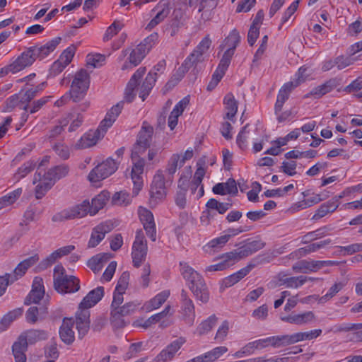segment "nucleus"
<instances>
[{
  "label": "nucleus",
  "mask_w": 362,
  "mask_h": 362,
  "mask_svg": "<svg viewBox=\"0 0 362 362\" xmlns=\"http://www.w3.org/2000/svg\"><path fill=\"white\" fill-rule=\"evenodd\" d=\"M240 39L239 32L236 29H233L220 45L219 49L224 51V52L216 69L212 74L211 81L207 85L208 90H214L225 75L235 54V49L240 42Z\"/></svg>",
  "instance_id": "obj_1"
},
{
  "label": "nucleus",
  "mask_w": 362,
  "mask_h": 362,
  "mask_svg": "<svg viewBox=\"0 0 362 362\" xmlns=\"http://www.w3.org/2000/svg\"><path fill=\"white\" fill-rule=\"evenodd\" d=\"M248 255V247L245 246L239 247L234 251L226 252L221 255L219 258L221 261L218 263L207 267L205 271L209 272L223 271Z\"/></svg>",
  "instance_id": "obj_2"
},
{
  "label": "nucleus",
  "mask_w": 362,
  "mask_h": 362,
  "mask_svg": "<svg viewBox=\"0 0 362 362\" xmlns=\"http://www.w3.org/2000/svg\"><path fill=\"white\" fill-rule=\"evenodd\" d=\"M211 45V40L209 35L205 36L193 52L185 59L182 64V68L188 71L191 68L196 67L199 63L204 61V54Z\"/></svg>",
  "instance_id": "obj_3"
},
{
  "label": "nucleus",
  "mask_w": 362,
  "mask_h": 362,
  "mask_svg": "<svg viewBox=\"0 0 362 362\" xmlns=\"http://www.w3.org/2000/svg\"><path fill=\"white\" fill-rule=\"evenodd\" d=\"M90 202L88 200H83L81 203L71 207L65 209L53 216L52 220L54 222H62L67 220L81 218L86 216L88 213Z\"/></svg>",
  "instance_id": "obj_4"
},
{
  "label": "nucleus",
  "mask_w": 362,
  "mask_h": 362,
  "mask_svg": "<svg viewBox=\"0 0 362 362\" xmlns=\"http://www.w3.org/2000/svg\"><path fill=\"white\" fill-rule=\"evenodd\" d=\"M147 251V241L144 232L141 229L137 230L132 251L133 264L135 267H139L141 263L145 260Z\"/></svg>",
  "instance_id": "obj_5"
},
{
  "label": "nucleus",
  "mask_w": 362,
  "mask_h": 362,
  "mask_svg": "<svg viewBox=\"0 0 362 362\" xmlns=\"http://www.w3.org/2000/svg\"><path fill=\"white\" fill-rule=\"evenodd\" d=\"M153 134V127L148 122L144 121L138 134L136 143L132 150L133 159L134 155L142 154L150 147Z\"/></svg>",
  "instance_id": "obj_6"
},
{
  "label": "nucleus",
  "mask_w": 362,
  "mask_h": 362,
  "mask_svg": "<svg viewBox=\"0 0 362 362\" xmlns=\"http://www.w3.org/2000/svg\"><path fill=\"white\" fill-rule=\"evenodd\" d=\"M118 168V163L112 158L98 164L88 175L90 182H96L113 174Z\"/></svg>",
  "instance_id": "obj_7"
},
{
  "label": "nucleus",
  "mask_w": 362,
  "mask_h": 362,
  "mask_svg": "<svg viewBox=\"0 0 362 362\" xmlns=\"http://www.w3.org/2000/svg\"><path fill=\"white\" fill-rule=\"evenodd\" d=\"M165 176L162 170H158L153 177L150 190V204L156 205L159 201L165 198L166 190Z\"/></svg>",
  "instance_id": "obj_8"
},
{
  "label": "nucleus",
  "mask_w": 362,
  "mask_h": 362,
  "mask_svg": "<svg viewBox=\"0 0 362 362\" xmlns=\"http://www.w3.org/2000/svg\"><path fill=\"white\" fill-rule=\"evenodd\" d=\"M54 287L62 294L75 293L80 289V281L74 276L67 275L62 279H55Z\"/></svg>",
  "instance_id": "obj_9"
},
{
  "label": "nucleus",
  "mask_w": 362,
  "mask_h": 362,
  "mask_svg": "<svg viewBox=\"0 0 362 362\" xmlns=\"http://www.w3.org/2000/svg\"><path fill=\"white\" fill-rule=\"evenodd\" d=\"M140 154L134 155V158L132 156L134 165L131 172V177L134 184L133 194L136 196L143 187V179L141 175L144 172L145 161L139 157Z\"/></svg>",
  "instance_id": "obj_10"
},
{
  "label": "nucleus",
  "mask_w": 362,
  "mask_h": 362,
  "mask_svg": "<svg viewBox=\"0 0 362 362\" xmlns=\"http://www.w3.org/2000/svg\"><path fill=\"white\" fill-rule=\"evenodd\" d=\"M33 47L24 51L12 64L8 66L10 71L17 73L25 68L31 66L36 59Z\"/></svg>",
  "instance_id": "obj_11"
},
{
  "label": "nucleus",
  "mask_w": 362,
  "mask_h": 362,
  "mask_svg": "<svg viewBox=\"0 0 362 362\" xmlns=\"http://www.w3.org/2000/svg\"><path fill=\"white\" fill-rule=\"evenodd\" d=\"M186 340L183 337H180L170 344L165 349H163L154 358L155 362H168L175 356L176 353L180 349Z\"/></svg>",
  "instance_id": "obj_12"
},
{
  "label": "nucleus",
  "mask_w": 362,
  "mask_h": 362,
  "mask_svg": "<svg viewBox=\"0 0 362 362\" xmlns=\"http://www.w3.org/2000/svg\"><path fill=\"white\" fill-rule=\"evenodd\" d=\"M268 346H272L274 349L286 346L285 335L272 336L250 342V349H253L260 350Z\"/></svg>",
  "instance_id": "obj_13"
},
{
  "label": "nucleus",
  "mask_w": 362,
  "mask_h": 362,
  "mask_svg": "<svg viewBox=\"0 0 362 362\" xmlns=\"http://www.w3.org/2000/svg\"><path fill=\"white\" fill-rule=\"evenodd\" d=\"M182 315L185 322L192 325L195 319L194 305L192 300L188 297L187 293L182 289L180 294Z\"/></svg>",
  "instance_id": "obj_14"
},
{
  "label": "nucleus",
  "mask_w": 362,
  "mask_h": 362,
  "mask_svg": "<svg viewBox=\"0 0 362 362\" xmlns=\"http://www.w3.org/2000/svg\"><path fill=\"white\" fill-rule=\"evenodd\" d=\"M170 10V4L168 0H161L151 11L152 13H156V16L148 23L146 29L151 30L155 28L168 16Z\"/></svg>",
  "instance_id": "obj_15"
},
{
  "label": "nucleus",
  "mask_w": 362,
  "mask_h": 362,
  "mask_svg": "<svg viewBox=\"0 0 362 362\" xmlns=\"http://www.w3.org/2000/svg\"><path fill=\"white\" fill-rule=\"evenodd\" d=\"M113 229V225L110 222H103L93 228L88 247H96L105 238V235Z\"/></svg>",
  "instance_id": "obj_16"
},
{
  "label": "nucleus",
  "mask_w": 362,
  "mask_h": 362,
  "mask_svg": "<svg viewBox=\"0 0 362 362\" xmlns=\"http://www.w3.org/2000/svg\"><path fill=\"white\" fill-rule=\"evenodd\" d=\"M47 179V176L45 173L42 175L40 171H37L35 173L33 183L35 184L37 182H39L35 190L36 199H42L54 185L52 181Z\"/></svg>",
  "instance_id": "obj_17"
},
{
  "label": "nucleus",
  "mask_w": 362,
  "mask_h": 362,
  "mask_svg": "<svg viewBox=\"0 0 362 362\" xmlns=\"http://www.w3.org/2000/svg\"><path fill=\"white\" fill-rule=\"evenodd\" d=\"M341 83V79L335 77L326 81L324 83L313 88L305 97L314 96L315 98H320L327 93H330Z\"/></svg>",
  "instance_id": "obj_18"
},
{
  "label": "nucleus",
  "mask_w": 362,
  "mask_h": 362,
  "mask_svg": "<svg viewBox=\"0 0 362 362\" xmlns=\"http://www.w3.org/2000/svg\"><path fill=\"white\" fill-rule=\"evenodd\" d=\"M76 323L78 337L82 339L90 329V311L86 309H80L76 313Z\"/></svg>",
  "instance_id": "obj_19"
},
{
  "label": "nucleus",
  "mask_w": 362,
  "mask_h": 362,
  "mask_svg": "<svg viewBox=\"0 0 362 362\" xmlns=\"http://www.w3.org/2000/svg\"><path fill=\"white\" fill-rule=\"evenodd\" d=\"M146 73L145 67L139 68L133 74L129 81L127 83L124 92V100L127 103H132L135 98L134 90L138 86L139 81Z\"/></svg>",
  "instance_id": "obj_20"
},
{
  "label": "nucleus",
  "mask_w": 362,
  "mask_h": 362,
  "mask_svg": "<svg viewBox=\"0 0 362 362\" xmlns=\"http://www.w3.org/2000/svg\"><path fill=\"white\" fill-rule=\"evenodd\" d=\"M100 125L97 130L90 132L84 134L79 141L76 144V148L78 149L86 148L96 144L98 141L104 136Z\"/></svg>",
  "instance_id": "obj_21"
},
{
  "label": "nucleus",
  "mask_w": 362,
  "mask_h": 362,
  "mask_svg": "<svg viewBox=\"0 0 362 362\" xmlns=\"http://www.w3.org/2000/svg\"><path fill=\"white\" fill-rule=\"evenodd\" d=\"M218 4V0H189L190 6L199 5L198 11L202 12V18L206 21L210 19L211 11Z\"/></svg>",
  "instance_id": "obj_22"
},
{
  "label": "nucleus",
  "mask_w": 362,
  "mask_h": 362,
  "mask_svg": "<svg viewBox=\"0 0 362 362\" xmlns=\"http://www.w3.org/2000/svg\"><path fill=\"white\" fill-rule=\"evenodd\" d=\"M104 296V288L98 286L90 291L80 303L78 308L80 309L88 310L97 304Z\"/></svg>",
  "instance_id": "obj_23"
},
{
  "label": "nucleus",
  "mask_w": 362,
  "mask_h": 362,
  "mask_svg": "<svg viewBox=\"0 0 362 362\" xmlns=\"http://www.w3.org/2000/svg\"><path fill=\"white\" fill-rule=\"evenodd\" d=\"M322 329H317L305 332H296L292 334H284L286 345H291L304 340H312L316 339L322 334Z\"/></svg>",
  "instance_id": "obj_24"
},
{
  "label": "nucleus",
  "mask_w": 362,
  "mask_h": 362,
  "mask_svg": "<svg viewBox=\"0 0 362 362\" xmlns=\"http://www.w3.org/2000/svg\"><path fill=\"white\" fill-rule=\"evenodd\" d=\"M19 337L28 346V344H35L38 341L47 339L48 333L43 329H31L21 333Z\"/></svg>",
  "instance_id": "obj_25"
},
{
  "label": "nucleus",
  "mask_w": 362,
  "mask_h": 362,
  "mask_svg": "<svg viewBox=\"0 0 362 362\" xmlns=\"http://www.w3.org/2000/svg\"><path fill=\"white\" fill-rule=\"evenodd\" d=\"M124 101L118 103L113 106L106 114L105 117L100 122V128H102L103 133H105L109 127L115 122L117 117L120 114L123 109Z\"/></svg>",
  "instance_id": "obj_26"
},
{
  "label": "nucleus",
  "mask_w": 362,
  "mask_h": 362,
  "mask_svg": "<svg viewBox=\"0 0 362 362\" xmlns=\"http://www.w3.org/2000/svg\"><path fill=\"white\" fill-rule=\"evenodd\" d=\"M296 88V84L286 83L279 90L274 106L275 114L278 115L282 110L284 103L288 99L291 91Z\"/></svg>",
  "instance_id": "obj_27"
},
{
  "label": "nucleus",
  "mask_w": 362,
  "mask_h": 362,
  "mask_svg": "<svg viewBox=\"0 0 362 362\" xmlns=\"http://www.w3.org/2000/svg\"><path fill=\"white\" fill-rule=\"evenodd\" d=\"M281 320L297 325H306L315 319V315L312 311H307L303 313H292L288 316L281 317Z\"/></svg>",
  "instance_id": "obj_28"
},
{
  "label": "nucleus",
  "mask_w": 362,
  "mask_h": 362,
  "mask_svg": "<svg viewBox=\"0 0 362 362\" xmlns=\"http://www.w3.org/2000/svg\"><path fill=\"white\" fill-rule=\"evenodd\" d=\"M74 325V320H73V319L64 318L60 327V338L66 344H71L74 341V332L73 331Z\"/></svg>",
  "instance_id": "obj_29"
},
{
  "label": "nucleus",
  "mask_w": 362,
  "mask_h": 362,
  "mask_svg": "<svg viewBox=\"0 0 362 362\" xmlns=\"http://www.w3.org/2000/svg\"><path fill=\"white\" fill-rule=\"evenodd\" d=\"M62 38L60 37H57L50 41L47 42L43 46L37 47L33 46V49L36 56V58L39 59H42L47 57L50 52H53L57 45L61 42Z\"/></svg>",
  "instance_id": "obj_30"
},
{
  "label": "nucleus",
  "mask_w": 362,
  "mask_h": 362,
  "mask_svg": "<svg viewBox=\"0 0 362 362\" xmlns=\"http://www.w3.org/2000/svg\"><path fill=\"white\" fill-rule=\"evenodd\" d=\"M38 260L39 257L37 255L30 257L17 265L13 271V274H6V275L11 279L12 277H15L18 280V278H21L25 274L29 267L35 264Z\"/></svg>",
  "instance_id": "obj_31"
},
{
  "label": "nucleus",
  "mask_w": 362,
  "mask_h": 362,
  "mask_svg": "<svg viewBox=\"0 0 362 362\" xmlns=\"http://www.w3.org/2000/svg\"><path fill=\"white\" fill-rule=\"evenodd\" d=\"M244 230L239 228H229L223 232V235L211 240L209 243V246L212 248H220L222 247L228 240L229 239L235 236L240 233L243 232Z\"/></svg>",
  "instance_id": "obj_32"
},
{
  "label": "nucleus",
  "mask_w": 362,
  "mask_h": 362,
  "mask_svg": "<svg viewBox=\"0 0 362 362\" xmlns=\"http://www.w3.org/2000/svg\"><path fill=\"white\" fill-rule=\"evenodd\" d=\"M338 206L339 202L337 199L329 200L320 206L311 219L313 221L319 220L325 217L327 214L336 211Z\"/></svg>",
  "instance_id": "obj_33"
},
{
  "label": "nucleus",
  "mask_w": 362,
  "mask_h": 362,
  "mask_svg": "<svg viewBox=\"0 0 362 362\" xmlns=\"http://www.w3.org/2000/svg\"><path fill=\"white\" fill-rule=\"evenodd\" d=\"M110 192L103 191L94 198L92 199L91 204H90L89 214L93 216L96 214L99 210L103 209L110 199Z\"/></svg>",
  "instance_id": "obj_34"
},
{
  "label": "nucleus",
  "mask_w": 362,
  "mask_h": 362,
  "mask_svg": "<svg viewBox=\"0 0 362 362\" xmlns=\"http://www.w3.org/2000/svg\"><path fill=\"white\" fill-rule=\"evenodd\" d=\"M206 206L207 210L204 211L203 214H206L209 218L212 216L211 210H216L219 214H223L232 206V203L230 200H228V202H220L216 199L211 198L206 202Z\"/></svg>",
  "instance_id": "obj_35"
},
{
  "label": "nucleus",
  "mask_w": 362,
  "mask_h": 362,
  "mask_svg": "<svg viewBox=\"0 0 362 362\" xmlns=\"http://www.w3.org/2000/svg\"><path fill=\"white\" fill-rule=\"evenodd\" d=\"M189 288L197 300L204 303L209 301V292L204 279L199 281L194 286H190Z\"/></svg>",
  "instance_id": "obj_36"
},
{
  "label": "nucleus",
  "mask_w": 362,
  "mask_h": 362,
  "mask_svg": "<svg viewBox=\"0 0 362 362\" xmlns=\"http://www.w3.org/2000/svg\"><path fill=\"white\" fill-rule=\"evenodd\" d=\"M321 269L320 260L303 259L293 266V269L298 272H316Z\"/></svg>",
  "instance_id": "obj_37"
},
{
  "label": "nucleus",
  "mask_w": 362,
  "mask_h": 362,
  "mask_svg": "<svg viewBox=\"0 0 362 362\" xmlns=\"http://www.w3.org/2000/svg\"><path fill=\"white\" fill-rule=\"evenodd\" d=\"M223 104L226 111L224 119L233 121V118L237 113L238 104L231 93H228L226 95L223 99Z\"/></svg>",
  "instance_id": "obj_38"
},
{
  "label": "nucleus",
  "mask_w": 362,
  "mask_h": 362,
  "mask_svg": "<svg viewBox=\"0 0 362 362\" xmlns=\"http://www.w3.org/2000/svg\"><path fill=\"white\" fill-rule=\"evenodd\" d=\"M148 47L145 48L144 45H138L134 49H132L129 57V64L131 67L136 66L142 61L148 53Z\"/></svg>",
  "instance_id": "obj_39"
},
{
  "label": "nucleus",
  "mask_w": 362,
  "mask_h": 362,
  "mask_svg": "<svg viewBox=\"0 0 362 362\" xmlns=\"http://www.w3.org/2000/svg\"><path fill=\"white\" fill-rule=\"evenodd\" d=\"M27 349L28 345L26 343L21 340V338L18 337L12 346V353L16 362H26L25 351Z\"/></svg>",
  "instance_id": "obj_40"
},
{
  "label": "nucleus",
  "mask_w": 362,
  "mask_h": 362,
  "mask_svg": "<svg viewBox=\"0 0 362 362\" xmlns=\"http://www.w3.org/2000/svg\"><path fill=\"white\" fill-rule=\"evenodd\" d=\"M156 76L157 74L156 72L153 73L150 71L143 82L139 92V98H141L143 101L146 100L153 88L156 81Z\"/></svg>",
  "instance_id": "obj_41"
},
{
  "label": "nucleus",
  "mask_w": 362,
  "mask_h": 362,
  "mask_svg": "<svg viewBox=\"0 0 362 362\" xmlns=\"http://www.w3.org/2000/svg\"><path fill=\"white\" fill-rule=\"evenodd\" d=\"M69 171V168L66 165H60L54 166L50 168L45 174L47 176L48 179L52 181L54 184L55 182L65 177Z\"/></svg>",
  "instance_id": "obj_42"
},
{
  "label": "nucleus",
  "mask_w": 362,
  "mask_h": 362,
  "mask_svg": "<svg viewBox=\"0 0 362 362\" xmlns=\"http://www.w3.org/2000/svg\"><path fill=\"white\" fill-rule=\"evenodd\" d=\"M170 296L169 290H164L158 293L155 297L151 298L145 304V308L147 311H151L153 310L160 308L168 298Z\"/></svg>",
  "instance_id": "obj_43"
},
{
  "label": "nucleus",
  "mask_w": 362,
  "mask_h": 362,
  "mask_svg": "<svg viewBox=\"0 0 362 362\" xmlns=\"http://www.w3.org/2000/svg\"><path fill=\"white\" fill-rule=\"evenodd\" d=\"M75 84L76 83H71L68 94L74 103H78L85 98L88 90L86 85L76 86Z\"/></svg>",
  "instance_id": "obj_44"
},
{
  "label": "nucleus",
  "mask_w": 362,
  "mask_h": 362,
  "mask_svg": "<svg viewBox=\"0 0 362 362\" xmlns=\"http://www.w3.org/2000/svg\"><path fill=\"white\" fill-rule=\"evenodd\" d=\"M46 86V82H42L35 87H31L26 90L21 96V105L28 104L37 94L42 90Z\"/></svg>",
  "instance_id": "obj_45"
},
{
  "label": "nucleus",
  "mask_w": 362,
  "mask_h": 362,
  "mask_svg": "<svg viewBox=\"0 0 362 362\" xmlns=\"http://www.w3.org/2000/svg\"><path fill=\"white\" fill-rule=\"evenodd\" d=\"M314 278L306 276H293L289 278H286L284 279H281L280 281H283V284L286 286L288 288H297L307 281H314Z\"/></svg>",
  "instance_id": "obj_46"
},
{
  "label": "nucleus",
  "mask_w": 362,
  "mask_h": 362,
  "mask_svg": "<svg viewBox=\"0 0 362 362\" xmlns=\"http://www.w3.org/2000/svg\"><path fill=\"white\" fill-rule=\"evenodd\" d=\"M22 194V189L18 188L0 198V210L13 204Z\"/></svg>",
  "instance_id": "obj_47"
},
{
  "label": "nucleus",
  "mask_w": 362,
  "mask_h": 362,
  "mask_svg": "<svg viewBox=\"0 0 362 362\" xmlns=\"http://www.w3.org/2000/svg\"><path fill=\"white\" fill-rule=\"evenodd\" d=\"M107 257L105 255H97L91 257L88 261V267L94 272L97 273L100 272L103 267L104 263L107 261Z\"/></svg>",
  "instance_id": "obj_48"
},
{
  "label": "nucleus",
  "mask_w": 362,
  "mask_h": 362,
  "mask_svg": "<svg viewBox=\"0 0 362 362\" xmlns=\"http://www.w3.org/2000/svg\"><path fill=\"white\" fill-rule=\"evenodd\" d=\"M180 155L173 154L168 163L166 173H168V181L172 182L173 175L175 173L177 168H179Z\"/></svg>",
  "instance_id": "obj_49"
},
{
  "label": "nucleus",
  "mask_w": 362,
  "mask_h": 362,
  "mask_svg": "<svg viewBox=\"0 0 362 362\" xmlns=\"http://www.w3.org/2000/svg\"><path fill=\"white\" fill-rule=\"evenodd\" d=\"M50 98V96L41 98L40 99L34 101L31 105H30L29 103L25 104L22 106L21 108L25 112H29L30 114L35 113L49 101Z\"/></svg>",
  "instance_id": "obj_50"
},
{
  "label": "nucleus",
  "mask_w": 362,
  "mask_h": 362,
  "mask_svg": "<svg viewBox=\"0 0 362 362\" xmlns=\"http://www.w3.org/2000/svg\"><path fill=\"white\" fill-rule=\"evenodd\" d=\"M217 317L215 315H211L207 320L203 321L197 327L199 335L209 332L216 324Z\"/></svg>",
  "instance_id": "obj_51"
},
{
  "label": "nucleus",
  "mask_w": 362,
  "mask_h": 362,
  "mask_svg": "<svg viewBox=\"0 0 362 362\" xmlns=\"http://www.w3.org/2000/svg\"><path fill=\"white\" fill-rule=\"evenodd\" d=\"M330 230L331 228L329 226H324L315 231L310 232L303 236V242L306 243L309 240H314L322 238L327 235Z\"/></svg>",
  "instance_id": "obj_52"
},
{
  "label": "nucleus",
  "mask_w": 362,
  "mask_h": 362,
  "mask_svg": "<svg viewBox=\"0 0 362 362\" xmlns=\"http://www.w3.org/2000/svg\"><path fill=\"white\" fill-rule=\"evenodd\" d=\"M23 312V308H16L8 312L1 320V324L6 326L7 329L13 321L22 315Z\"/></svg>",
  "instance_id": "obj_53"
},
{
  "label": "nucleus",
  "mask_w": 362,
  "mask_h": 362,
  "mask_svg": "<svg viewBox=\"0 0 362 362\" xmlns=\"http://www.w3.org/2000/svg\"><path fill=\"white\" fill-rule=\"evenodd\" d=\"M110 315V322L115 328L119 329L126 325V322L123 318L125 315H122L119 310H111Z\"/></svg>",
  "instance_id": "obj_54"
},
{
  "label": "nucleus",
  "mask_w": 362,
  "mask_h": 362,
  "mask_svg": "<svg viewBox=\"0 0 362 362\" xmlns=\"http://www.w3.org/2000/svg\"><path fill=\"white\" fill-rule=\"evenodd\" d=\"M345 286V284L343 282H337L335 283L327 291V293L322 296L319 302L321 303H324L330 299H332L338 292H339Z\"/></svg>",
  "instance_id": "obj_55"
},
{
  "label": "nucleus",
  "mask_w": 362,
  "mask_h": 362,
  "mask_svg": "<svg viewBox=\"0 0 362 362\" xmlns=\"http://www.w3.org/2000/svg\"><path fill=\"white\" fill-rule=\"evenodd\" d=\"M89 74L85 69H81L76 72L72 83H76V86H81L82 85H86L87 90L89 88L90 84Z\"/></svg>",
  "instance_id": "obj_56"
},
{
  "label": "nucleus",
  "mask_w": 362,
  "mask_h": 362,
  "mask_svg": "<svg viewBox=\"0 0 362 362\" xmlns=\"http://www.w3.org/2000/svg\"><path fill=\"white\" fill-rule=\"evenodd\" d=\"M35 167V162L34 160H28L25 162L22 166H21L15 176L17 180L25 177L28 173H30Z\"/></svg>",
  "instance_id": "obj_57"
},
{
  "label": "nucleus",
  "mask_w": 362,
  "mask_h": 362,
  "mask_svg": "<svg viewBox=\"0 0 362 362\" xmlns=\"http://www.w3.org/2000/svg\"><path fill=\"white\" fill-rule=\"evenodd\" d=\"M68 117L71 121L68 129L70 132L76 131L81 126L83 122V116L81 113H71L68 116Z\"/></svg>",
  "instance_id": "obj_58"
},
{
  "label": "nucleus",
  "mask_w": 362,
  "mask_h": 362,
  "mask_svg": "<svg viewBox=\"0 0 362 362\" xmlns=\"http://www.w3.org/2000/svg\"><path fill=\"white\" fill-rule=\"evenodd\" d=\"M45 291L31 290L28 296L25 299V304L30 305L31 303H38L44 297Z\"/></svg>",
  "instance_id": "obj_59"
},
{
  "label": "nucleus",
  "mask_w": 362,
  "mask_h": 362,
  "mask_svg": "<svg viewBox=\"0 0 362 362\" xmlns=\"http://www.w3.org/2000/svg\"><path fill=\"white\" fill-rule=\"evenodd\" d=\"M86 58L87 65L94 68L102 66L105 59V56L100 54H88Z\"/></svg>",
  "instance_id": "obj_60"
},
{
  "label": "nucleus",
  "mask_w": 362,
  "mask_h": 362,
  "mask_svg": "<svg viewBox=\"0 0 362 362\" xmlns=\"http://www.w3.org/2000/svg\"><path fill=\"white\" fill-rule=\"evenodd\" d=\"M129 200V194L122 191L116 192L112 198V202L115 205L127 204Z\"/></svg>",
  "instance_id": "obj_61"
},
{
  "label": "nucleus",
  "mask_w": 362,
  "mask_h": 362,
  "mask_svg": "<svg viewBox=\"0 0 362 362\" xmlns=\"http://www.w3.org/2000/svg\"><path fill=\"white\" fill-rule=\"evenodd\" d=\"M59 257L56 255V250L43 259L38 265L40 270H45L52 266Z\"/></svg>",
  "instance_id": "obj_62"
},
{
  "label": "nucleus",
  "mask_w": 362,
  "mask_h": 362,
  "mask_svg": "<svg viewBox=\"0 0 362 362\" xmlns=\"http://www.w3.org/2000/svg\"><path fill=\"white\" fill-rule=\"evenodd\" d=\"M45 356L52 360L47 362H54L59 356V351L57 349V344L54 341H51L50 344L47 345L45 348Z\"/></svg>",
  "instance_id": "obj_63"
},
{
  "label": "nucleus",
  "mask_w": 362,
  "mask_h": 362,
  "mask_svg": "<svg viewBox=\"0 0 362 362\" xmlns=\"http://www.w3.org/2000/svg\"><path fill=\"white\" fill-rule=\"evenodd\" d=\"M291 359L288 357H278V356H272L270 358L263 357H257L252 359H250V362H290Z\"/></svg>",
  "instance_id": "obj_64"
}]
</instances>
